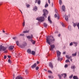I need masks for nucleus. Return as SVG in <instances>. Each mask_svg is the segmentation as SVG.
<instances>
[{
  "label": "nucleus",
  "instance_id": "obj_11",
  "mask_svg": "<svg viewBox=\"0 0 79 79\" xmlns=\"http://www.w3.org/2000/svg\"><path fill=\"white\" fill-rule=\"evenodd\" d=\"M38 2V4H39V5H40V0H35V3H37Z\"/></svg>",
  "mask_w": 79,
  "mask_h": 79
},
{
  "label": "nucleus",
  "instance_id": "obj_48",
  "mask_svg": "<svg viewBox=\"0 0 79 79\" xmlns=\"http://www.w3.org/2000/svg\"><path fill=\"white\" fill-rule=\"evenodd\" d=\"M48 73H52V71H51L48 70Z\"/></svg>",
  "mask_w": 79,
  "mask_h": 79
},
{
  "label": "nucleus",
  "instance_id": "obj_10",
  "mask_svg": "<svg viewBox=\"0 0 79 79\" xmlns=\"http://www.w3.org/2000/svg\"><path fill=\"white\" fill-rule=\"evenodd\" d=\"M49 67H51V68H53V64H52V62H49Z\"/></svg>",
  "mask_w": 79,
  "mask_h": 79
},
{
  "label": "nucleus",
  "instance_id": "obj_4",
  "mask_svg": "<svg viewBox=\"0 0 79 79\" xmlns=\"http://www.w3.org/2000/svg\"><path fill=\"white\" fill-rule=\"evenodd\" d=\"M6 49V47H4L3 46H2V45H1L0 46V52H1L2 50L3 51H5Z\"/></svg>",
  "mask_w": 79,
  "mask_h": 79
},
{
  "label": "nucleus",
  "instance_id": "obj_58",
  "mask_svg": "<svg viewBox=\"0 0 79 79\" xmlns=\"http://www.w3.org/2000/svg\"><path fill=\"white\" fill-rule=\"evenodd\" d=\"M37 64H39V61H37Z\"/></svg>",
  "mask_w": 79,
  "mask_h": 79
},
{
  "label": "nucleus",
  "instance_id": "obj_43",
  "mask_svg": "<svg viewBox=\"0 0 79 79\" xmlns=\"http://www.w3.org/2000/svg\"><path fill=\"white\" fill-rule=\"evenodd\" d=\"M20 36H24V34H20Z\"/></svg>",
  "mask_w": 79,
  "mask_h": 79
},
{
  "label": "nucleus",
  "instance_id": "obj_36",
  "mask_svg": "<svg viewBox=\"0 0 79 79\" xmlns=\"http://www.w3.org/2000/svg\"><path fill=\"white\" fill-rule=\"evenodd\" d=\"M68 62L69 63V62H70V61H69V60H65V62L68 63Z\"/></svg>",
  "mask_w": 79,
  "mask_h": 79
},
{
  "label": "nucleus",
  "instance_id": "obj_59",
  "mask_svg": "<svg viewBox=\"0 0 79 79\" xmlns=\"http://www.w3.org/2000/svg\"><path fill=\"white\" fill-rule=\"evenodd\" d=\"M60 34L58 35V37H60Z\"/></svg>",
  "mask_w": 79,
  "mask_h": 79
},
{
  "label": "nucleus",
  "instance_id": "obj_34",
  "mask_svg": "<svg viewBox=\"0 0 79 79\" xmlns=\"http://www.w3.org/2000/svg\"><path fill=\"white\" fill-rule=\"evenodd\" d=\"M73 43L74 44H75V46L76 47L77 45V43H76V42H74Z\"/></svg>",
  "mask_w": 79,
  "mask_h": 79
},
{
  "label": "nucleus",
  "instance_id": "obj_13",
  "mask_svg": "<svg viewBox=\"0 0 79 79\" xmlns=\"http://www.w3.org/2000/svg\"><path fill=\"white\" fill-rule=\"evenodd\" d=\"M15 79H23V78L21 76H19L17 77Z\"/></svg>",
  "mask_w": 79,
  "mask_h": 79
},
{
  "label": "nucleus",
  "instance_id": "obj_51",
  "mask_svg": "<svg viewBox=\"0 0 79 79\" xmlns=\"http://www.w3.org/2000/svg\"><path fill=\"white\" fill-rule=\"evenodd\" d=\"M54 17L55 18H56V17H57V15L56 14H55L54 15Z\"/></svg>",
  "mask_w": 79,
  "mask_h": 79
},
{
  "label": "nucleus",
  "instance_id": "obj_7",
  "mask_svg": "<svg viewBox=\"0 0 79 79\" xmlns=\"http://www.w3.org/2000/svg\"><path fill=\"white\" fill-rule=\"evenodd\" d=\"M16 43L17 44V45H18V46L19 47L21 48H23V47H22V46L19 45V41H16Z\"/></svg>",
  "mask_w": 79,
  "mask_h": 79
},
{
  "label": "nucleus",
  "instance_id": "obj_38",
  "mask_svg": "<svg viewBox=\"0 0 79 79\" xmlns=\"http://www.w3.org/2000/svg\"><path fill=\"white\" fill-rule=\"evenodd\" d=\"M13 40H16V39H17V37H14L13 38Z\"/></svg>",
  "mask_w": 79,
  "mask_h": 79
},
{
  "label": "nucleus",
  "instance_id": "obj_61",
  "mask_svg": "<svg viewBox=\"0 0 79 79\" xmlns=\"http://www.w3.org/2000/svg\"><path fill=\"white\" fill-rule=\"evenodd\" d=\"M2 32H3L4 33H5V31L4 30H3L2 31Z\"/></svg>",
  "mask_w": 79,
  "mask_h": 79
},
{
  "label": "nucleus",
  "instance_id": "obj_23",
  "mask_svg": "<svg viewBox=\"0 0 79 79\" xmlns=\"http://www.w3.org/2000/svg\"><path fill=\"white\" fill-rule=\"evenodd\" d=\"M73 79H78L77 76H74L73 77Z\"/></svg>",
  "mask_w": 79,
  "mask_h": 79
},
{
  "label": "nucleus",
  "instance_id": "obj_44",
  "mask_svg": "<svg viewBox=\"0 0 79 79\" xmlns=\"http://www.w3.org/2000/svg\"><path fill=\"white\" fill-rule=\"evenodd\" d=\"M8 62L9 63H11V60H10V59H9L8 60Z\"/></svg>",
  "mask_w": 79,
  "mask_h": 79
},
{
  "label": "nucleus",
  "instance_id": "obj_60",
  "mask_svg": "<svg viewBox=\"0 0 79 79\" xmlns=\"http://www.w3.org/2000/svg\"><path fill=\"white\" fill-rule=\"evenodd\" d=\"M55 34H56V33H58V31H56L55 32Z\"/></svg>",
  "mask_w": 79,
  "mask_h": 79
},
{
  "label": "nucleus",
  "instance_id": "obj_14",
  "mask_svg": "<svg viewBox=\"0 0 79 79\" xmlns=\"http://www.w3.org/2000/svg\"><path fill=\"white\" fill-rule=\"evenodd\" d=\"M36 66H37V64L36 63H35L33 65L31 66L32 68H35L36 67Z\"/></svg>",
  "mask_w": 79,
  "mask_h": 79
},
{
  "label": "nucleus",
  "instance_id": "obj_2",
  "mask_svg": "<svg viewBox=\"0 0 79 79\" xmlns=\"http://www.w3.org/2000/svg\"><path fill=\"white\" fill-rule=\"evenodd\" d=\"M36 20H38V21H39L40 22H42L44 21V19H45V18L44 17H39L36 19Z\"/></svg>",
  "mask_w": 79,
  "mask_h": 79
},
{
  "label": "nucleus",
  "instance_id": "obj_15",
  "mask_svg": "<svg viewBox=\"0 0 79 79\" xmlns=\"http://www.w3.org/2000/svg\"><path fill=\"white\" fill-rule=\"evenodd\" d=\"M27 52L29 53V54H31V50L30 49H28L27 50Z\"/></svg>",
  "mask_w": 79,
  "mask_h": 79
},
{
  "label": "nucleus",
  "instance_id": "obj_57",
  "mask_svg": "<svg viewBox=\"0 0 79 79\" xmlns=\"http://www.w3.org/2000/svg\"><path fill=\"white\" fill-rule=\"evenodd\" d=\"M55 12H56V13H57V10L56 9L55 10Z\"/></svg>",
  "mask_w": 79,
  "mask_h": 79
},
{
  "label": "nucleus",
  "instance_id": "obj_53",
  "mask_svg": "<svg viewBox=\"0 0 79 79\" xmlns=\"http://www.w3.org/2000/svg\"><path fill=\"white\" fill-rule=\"evenodd\" d=\"M63 60V58H61L60 59V60H58V61H60H60H61V60Z\"/></svg>",
  "mask_w": 79,
  "mask_h": 79
},
{
  "label": "nucleus",
  "instance_id": "obj_42",
  "mask_svg": "<svg viewBox=\"0 0 79 79\" xmlns=\"http://www.w3.org/2000/svg\"><path fill=\"white\" fill-rule=\"evenodd\" d=\"M73 45V42H71V43L70 44V46Z\"/></svg>",
  "mask_w": 79,
  "mask_h": 79
},
{
  "label": "nucleus",
  "instance_id": "obj_22",
  "mask_svg": "<svg viewBox=\"0 0 79 79\" xmlns=\"http://www.w3.org/2000/svg\"><path fill=\"white\" fill-rule=\"evenodd\" d=\"M27 45V44L26 42H24L23 43V47H25V46H26Z\"/></svg>",
  "mask_w": 79,
  "mask_h": 79
},
{
  "label": "nucleus",
  "instance_id": "obj_29",
  "mask_svg": "<svg viewBox=\"0 0 79 79\" xmlns=\"http://www.w3.org/2000/svg\"><path fill=\"white\" fill-rule=\"evenodd\" d=\"M25 73H26V74H27L29 73V71H28V70H26L25 71Z\"/></svg>",
  "mask_w": 79,
  "mask_h": 79
},
{
  "label": "nucleus",
  "instance_id": "obj_9",
  "mask_svg": "<svg viewBox=\"0 0 79 79\" xmlns=\"http://www.w3.org/2000/svg\"><path fill=\"white\" fill-rule=\"evenodd\" d=\"M27 37V39H31H31L33 38V35H31V36H28Z\"/></svg>",
  "mask_w": 79,
  "mask_h": 79
},
{
  "label": "nucleus",
  "instance_id": "obj_19",
  "mask_svg": "<svg viewBox=\"0 0 79 79\" xmlns=\"http://www.w3.org/2000/svg\"><path fill=\"white\" fill-rule=\"evenodd\" d=\"M29 30H26V31H24L23 32V33L24 34H25V33H29Z\"/></svg>",
  "mask_w": 79,
  "mask_h": 79
},
{
  "label": "nucleus",
  "instance_id": "obj_31",
  "mask_svg": "<svg viewBox=\"0 0 79 79\" xmlns=\"http://www.w3.org/2000/svg\"><path fill=\"white\" fill-rule=\"evenodd\" d=\"M59 4L60 5L62 4V1H61V0H59Z\"/></svg>",
  "mask_w": 79,
  "mask_h": 79
},
{
  "label": "nucleus",
  "instance_id": "obj_16",
  "mask_svg": "<svg viewBox=\"0 0 79 79\" xmlns=\"http://www.w3.org/2000/svg\"><path fill=\"white\" fill-rule=\"evenodd\" d=\"M33 10L35 11H36L37 10V7L35 6L33 8Z\"/></svg>",
  "mask_w": 79,
  "mask_h": 79
},
{
  "label": "nucleus",
  "instance_id": "obj_37",
  "mask_svg": "<svg viewBox=\"0 0 79 79\" xmlns=\"http://www.w3.org/2000/svg\"><path fill=\"white\" fill-rule=\"evenodd\" d=\"M58 77H59V78L60 79H61V75H60L58 74Z\"/></svg>",
  "mask_w": 79,
  "mask_h": 79
},
{
  "label": "nucleus",
  "instance_id": "obj_1",
  "mask_svg": "<svg viewBox=\"0 0 79 79\" xmlns=\"http://www.w3.org/2000/svg\"><path fill=\"white\" fill-rule=\"evenodd\" d=\"M55 39L53 38V36H48L46 38V42L49 45L51 44V42H55Z\"/></svg>",
  "mask_w": 79,
  "mask_h": 79
},
{
  "label": "nucleus",
  "instance_id": "obj_8",
  "mask_svg": "<svg viewBox=\"0 0 79 79\" xmlns=\"http://www.w3.org/2000/svg\"><path fill=\"white\" fill-rule=\"evenodd\" d=\"M14 48H15V46H11L9 48V50H12Z\"/></svg>",
  "mask_w": 79,
  "mask_h": 79
},
{
  "label": "nucleus",
  "instance_id": "obj_52",
  "mask_svg": "<svg viewBox=\"0 0 79 79\" xmlns=\"http://www.w3.org/2000/svg\"><path fill=\"white\" fill-rule=\"evenodd\" d=\"M48 2L49 4H50V0H48Z\"/></svg>",
  "mask_w": 79,
  "mask_h": 79
},
{
  "label": "nucleus",
  "instance_id": "obj_62",
  "mask_svg": "<svg viewBox=\"0 0 79 79\" xmlns=\"http://www.w3.org/2000/svg\"><path fill=\"white\" fill-rule=\"evenodd\" d=\"M52 6H53V3H52Z\"/></svg>",
  "mask_w": 79,
  "mask_h": 79
},
{
  "label": "nucleus",
  "instance_id": "obj_28",
  "mask_svg": "<svg viewBox=\"0 0 79 79\" xmlns=\"http://www.w3.org/2000/svg\"><path fill=\"white\" fill-rule=\"evenodd\" d=\"M48 3H46L45 6V7L47 8V7H48Z\"/></svg>",
  "mask_w": 79,
  "mask_h": 79
},
{
  "label": "nucleus",
  "instance_id": "obj_63",
  "mask_svg": "<svg viewBox=\"0 0 79 79\" xmlns=\"http://www.w3.org/2000/svg\"><path fill=\"white\" fill-rule=\"evenodd\" d=\"M70 61H72V59H70Z\"/></svg>",
  "mask_w": 79,
  "mask_h": 79
},
{
  "label": "nucleus",
  "instance_id": "obj_56",
  "mask_svg": "<svg viewBox=\"0 0 79 79\" xmlns=\"http://www.w3.org/2000/svg\"><path fill=\"white\" fill-rule=\"evenodd\" d=\"M63 53L64 55H65V54H66V52H63Z\"/></svg>",
  "mask_w": 79,
  "mask_h": 79
},
{
  "label": "nucleus",
  "instance_id": "obj_27",
  "mask_svg": "<svg viewBox=\"0 0 79 79\" xmlns=\"http://www.w3.org/2000/svg\"><path fill=\"white\" fill-rule=\"evenodd\" d=\"M76 55H77V52H75V53L74 54H73L72 55L73 56H76Z\"/></svg>",
  "mask_w": 79,
  "mask_h": 79
},
{
  "label": "nucleus",
  "instance_id": "obj_46",
  "mask_svg": "<svg viewBox=\"0 0 79 79\" xmlns=\"http://www.w3.org/2000/svg\"><path fill=\"white\" fill-rule=\"evenodd\" d=\"M77 27H79V23H77Z\"/></svg>",
  "mask_w": 79,
  "mask_h": 79
},
{
  "label": "nucleus",
  "instance_id": "obj_21",
  "mask_svg": "<svg viewBox=\"0 0 79 79\" xmlns=\"http://www.w3.org/2000/svg\"><path fill=\"white\" fill-rule=\"evenodd\" d=\"M66 57L68 59H70V58H72V57L71 56L69 57V55H66Z\"/></svg>",
  "mask_w": 79,
  "mask_h": 79
},
{
  "label": "nucleus",
  "instance_id": "obj_6",
  "mask_svg": "<svg viewBox=\"0 0 79 79\" xmlns=\"http://www.w3.org/2000/svg\"><path fill=\"white\" fill-rule=\"evenodd\" d=\"M50 47H51V48H50V49L52 51H53V48H55V45L54 44L51 45Z\"/></svg>",
  "mask_w": 79,
  "mask_h": 79
},
{
  "label": "nucleus",
  "instance_id": "obj_3",
  "mask_svg": "<svg viewBox=\"0 0 79 79\" xmlns=\"http://www.w3.org/2000/svg\"><path fill=\"white\" fill-rule=\"evenodd\" d=\"M43 11L44 12V14L43 15V16L45 17V18H47V16H46V15H47L48 13V12L47 11V10L44 9L43 10Z\"/></svg>",
  "mask_w": 79,
  "mask_h": 79
},
{
  "label": "nucleus",
  "instance_id": "obj_33",
  "mask_svg": "<svg viewBox=\"0 0 79 79\" xmlns=\"http://www.w3.org/2000/svg\"><path fill=\"white\" fill-rule=\"evenodd\" d=\"M23 27H24V26H25V22L24 21V22L23 23Z\"/></svg>",
  "mask_w": 79,
  "mask_h": 79
},
{
  "label": "nucleus",
  "instance_id": "obj_32",
  "mask_svg": "<svg viewBox=\"0 0 79 79\" xmlns=\"http://www.w3.org/2000/svg\"><path fill=\"white\" fill-rule=\"evenodd\" d=\"M44 27H46L47 26V24L45 23H44Z\"/></svg>",
  "mask_w": 79,
  "mask_h": 79
},
{
  "label": "nucleus",
  "instance_id": "obj_5",
  "mask_svg": "<svg viewBox=\"0 0 79 79\" xmlns=\"http://www.w3.org/2000/svg\"><path fill=\"white\" fill-rule=\"evenodd\" d=\"M56 52L57 53V57L58 58V60H60V55H61V52L58 51H57Z\"/></svg>",
  "mask_w": 79,
  "mask_h": 79
},
{
  "label": "nucleus",
  "instance_id": "obj_25",
  "mask_svg": "<svg viewBox=\"0 0 79 79\" xmlns=\"http://www.w3.org/2000/svg\"><path fill=\"white\" fill-rule=\"evenodd\" d=\"M65 19L66 21H68V16H65Z\"/></svg>",
  "mask_w": 79,
  "mask_h": 79
},
{
  "label": "nucleus",
  "instance_id": "obj_41",
  "mask_svg": "<svg viewBox=\"0 0 79 79\" xmlns=\"http://www.w3.org/2000/svg\"><path fill=\"white\" fill-rule=\"evenodd\" d=\"M73 75L72 74L71 76H70L69 77V78H72L73 77Z\"/></svg>",
  "mask_w": 79,
  "mask_h": 79
},
{
  "label": "nucleus",
  "instance_id": "obj_18",
  "mask_svg": "<svg viewBox=\"0 0 79 79\" xmlns=\"http://www.w3.org/2000/svg\"><path fill=\"white\" fill-rule=\"evenodd\" d=\"M31 42H32L33 44H34L35 43V41H34L32 40L31 39L30 40Z\"/></svg>",
  "mask_w": 79,
  "mask_h": 79
},
{
  "label": "nucleus",
  "instance_id": "obj_17",
  "mask_svg": "<svg viewBox=\"0 0 79 79\" xmlns=\"http://www.w3.org/2000/svg\"><path fill=\"white\" fill-rule=\"evenodd\" d=\"M62 10L63 11H65V6H62Z\"/></svg>",
  "mask_w": 79,
  "mask_h": 79
},
{
  "label": "nucleus",
  "instance_id": "obj_40",
  "mask_svg": "<svg viewBox=\"0 0 79 79\" xmlns=\"http://www.w3.org/2000/svg\"><path fill=\"white\" fill-rule=\"evenodd\" d=\"M39 67L38 66H37L36 67L35 69H36V70H38V69H39Z\"/></svg>",
  "mask_w": 79,
  "mask_h": 79
},
{
  "label": "nucleus",
  "instance_id": "obj_39",
  "mask_svg": "<svg viewBox=\"0 0 79 79\" xmlns=\"http://www.w3.org/2000/svg\"><path fill=\"white\" fill-rule=\"evenodd\" d=\"M73 25L74 27H76V24L75 23H74Z\"/></svg>",
  "mask_w": 79,
  "mask_h": 79
},
{
  "label": "nucleus",
  "instance_id": "obj_54",
  "mask_svg": "<svg viewBox=\"0 0 79 79\" xmlns=\"http://www.w3.org/2000/svg\"><path fill=\"white\" fill-rule=\"evenodd\" d=\"M8 58H11V56H8Z\"/></svg>",
  "mask_w": 79,
  "mask_h": 79
},
{
  "label": "nucleus",
  "instance_id": "obj_50",
  "mask_svg": "<svg viewBox=\"0 0 79 79\" xmlns=\"http://www.w3.org/2000/svg\"><path fill=\"white\" fill-rule=\"evenodd\" d=\"M57 18H58V19H60V16L59 15L57 16Z\"/></svg>",
  "mask_w": 79,
  "mask_h": 79
},
{
  "label": "nucleus",
  "instance_id": "obj_47",
  "mask_svg": "<svg viewBox=\"0 0 79 79\" xmlns=\"http://www.w3.org/2000/svg\"><path fill=\"white\" fill-rule=\"evenodd\" d=\"M68 66L67 64H65L64 66V67L65 68H67V67H68Z\"/></svg>",
  "mask_w": 79,
  "mask_h": 79
},
{
  "label": "nucleus",
  "instance_id": "obj_55",
  "mask_svg": "<svg viewBox=\"0 0 79 79\" xmlns=\"http://www.w3.org/2000/svg\"><path fill=\"white\" fill-rule=\"evenodd\" d=\"M48 77H49V78L50 79H51V78H52V77H51V76H48Z\"/></svg>",
  "mask_w": 79,
  "mask_h": 79
},
{
  "label": "nucleus",
  "instance_id": "obj_35",
  "mask_svg": "<svg viewBox=\"0 0 79 79\" xmlns=\"http://www.w3.org/2000/svg\"><path fill=\"white\" fill-rule=\"evenodd\" d=\"M61 24L62 26H63V27H65V25L63 24V23H61Z\"/></svg>",
  "mask_w": 79,
  "mask_h": 79
},
{
  "label": "nucleus",
  "instance_id": "obj_45",
  "mask_svg": "<svg viewBox=\"0 0 79 79\" xmlns=\"http://www.w3.org/2000/svg\"><path fill=\"white\" fill-rule=\"evenodd\" d=\"M26 6H27V8H29V6H30V5L28 4V5H26Z\"/></svg>",
  "mask_w": 79,
  "mask_h": 79
},
{
  "label": "nucleus",
  "instance_id": "obj_26",
  "mask_svg": "<svg viewBox=\"0 0 79 79\" xmlns=\"http://www.w3.org/2000/svg\"><path fill=\"white\" fill-rule=\"evenodd\" d=\"M68 29L69 31L71 30V26L69 25L68 27Z\"/></svg>",
  "mask_w": 79,
  "mask_h": 79
},
{
  "label": "nucleus",
  "instance_id": "obj_64",
  "mask_svg": "<svg viewBox=\"0 0 79 79\" xmlns=\"http://www.w3.org/2000/svg\"><path fill=\"white\" fill-rule=\"evenodd\" d=\"M5 34H6V35H8V33H6Z\"/></svg>",
  "mask_w": 79,
  "mask_h": 79
},
{
  "label": "nucleus",
  "instance_id": "obj_49",
  "mask_svg": "<svg viewBox=\"0 0 79 79\" xmlns=\"http://www.w3.org/2000/svg\"><path fill=\"white\" fill-rule=\"evenodd\" d=\"M4 59H6V56H4Z\"/></svg>",
  "mask_w": 79,
  "mask_h": 79
},
{
  "label": "nucleus",
  "instance_id": "obj_12",
  "mask_svg": "<svg viewBox=\"0 0 79 79\" xmlns=\"http://www.w3.org/2000/svg\"><path fill=\"white\" fill-rule=\"evenodd\" d=\"M48 20L49 21L50 23L52 24V21L50 19V16H49L48 17Z\"/></svg>",
  "mask_w": 79,
  "mask_h": 79
},
{
  "label": "nucleus",
  "instance_id": "obj_30",
  "mask_svg": "<svg viewBox=\"0 0 79 79\" xmlns=\"http://www.w3.org/2000/svg\"><path fill=\"white\" fill-rule=\"evenodd\" d=\"M75 68L76 67H75V65L71 67V69H74V68Z\"/></svg>",
  "mask_w": 79,
  "mask_h": 79
},
{
  "label": "nucleus",
  "instance_id": "obj_24",
  "mask_svg": "<svg viewBox=\"0 0 79 79\" xmlns=\"http://www.w3.org/2000/svg\"><path fill=\"white\" fill-rule=\"evenodd\" d=\"M63 75H64V78H65V77H66L67 76L66 73H63V74H62V76H63Z\"/></svg>",
  "mask_w": 79,
  "mask_h": 79
},
{
  "label": "nucleus",
  "instance_id": "obj_20",
  "mask_svg": "<svg viewBox=\"0 0 79 79\" xmlns=\"http://www.w3.org/2000/svg\"><path fill=\"white\" fill-rule=\"evenodd\" d=\"M31 53L33 55H35V52L34 51H31Z\"/></svg>",
  "mask_w": 79,
  "mask_h": 79
}]
</instances>
